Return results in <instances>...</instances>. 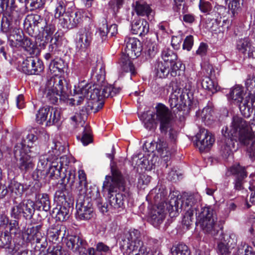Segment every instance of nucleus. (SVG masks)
I'll list each match as a JSON object with an SVG mask.
<instances>
[{
    "label": "nucleus",
    "mask_w": 255,
    "mask_h": 255,
    "mask_svg": "<svg viewBox=\"0 0 255 255\" xmlns=\"http://www.w3.org/2000/svg\"><path fill=\"white\" fill-rule=\"evenodd\" d=\"M224 139L219 143L220 153L225 159L232 156L233 151L236 150L235 140L238 139L241 145L246 148L249 158L255 160V117L247 122L239 117H234L230 129L227 127L222 130Z\"/></svg>",
    "instance_id": "f257e3e1"
},
{
    "label": "nucleus",
    "mask_w": 255,
    "mask_h": 255,
    "mask_svg": "<svg viewBox=\"0 0 255 255\" xmlns=\"http://www.w3.org/2000/svg\"><path fill=\"white\" fill-rule=\"evenodd\" d=\"M111 173L112 176H106L103 188L108 192L110 208L114 212H119L125 207V196L117 192L119 190L124 191L126 180L124 175L116 167L111 166Z\"/></svg>",
    "instance_id": "f03ea898"
},
{
    "label": "nucleus",
    "mask_w": 255,
    "mask_h": 255,
    "mask_svg": "<svg viewBox=\"0 0 255 255\" xmlns=\"http://www.w3.org/2000/svg\"><path fill=\"white\" fill-rule=\"evenodd\" d=\"M169 87L172 88V92L168 102L174 113L185 110L184 108L186 107L191 108L193 100L192 92L188 91L187 89L183 90L178 88L174 81L170 83Z\"/></svg>",
    "instance_id": "7ed1b4c3"
},
{
    "label": "nucleus",
    "mask_w": 255,
    "mask_h": 255,
    "mask_svg": "<svg viewBox=\"0 0 255 255\" xmlns=\"http://www.w3.org/2000/svg\"><path fill=\"white\" fill-rule=\"evenodd\" d=\"M120 246L130 251L139 248V255H153L150 249L142 241L140 232L135 229L124 232L120 238Z\"/></svg>",
    "instance_id": "20e7f679"
},
{
    "label": "nucleus",
    "mask_w": 255,
    "mask_h": 255,
    "mask_svg": "<svg viewBox=\"0 0 255 255\" xmlns=\"http://www.w3.org/2000/svg\"><path fill=\"white\" fill-rule=\"evenodd\" d=\"M156 120L160 124L161 132L166 133L169 129V137L175 142L178 135V131L173 125V116L171 111L164 104L158 103L155 107Z\"/></svg>",
    "instance_id": "39448f33"
},
{
    "label": "nucleus",
    "mask_w": 255,
    "mask_h": 255,
    "mask_svg": "<svg viewBox=\"0 0 255 255\" xmlns=\"http://www.w3.org/2000/svg\"><path fill=\"white\" fill-rule=\"evenodd\" d=\"M201 197L198 194H190L185 196L182 199L176 196L171 197L168 213L171 217L177 216L182 210H193L196 211L198 204L201 201Z\"/></svg>",
    "instance_id": "423d86ee"
},
{
    "label": "nucleus",
    "mask_w": 255,
    "mask_h": 255,
    "mask_svg": "<svg viewBox=\"0 0 255 255\" xmlns=\"http://www.w3.org/2000/svg\"><path fill=\"white\" fill-rule=\"evenodd\" d=\"M79 185L77 189L79 191L78 197L82 196L84 200L89 199L91 203L93 201H97L100 198V193L97 187L90 186L87 188L86 175L83 170L78 171Z\"/></svg>",
    "instance_id": "0eeeda50"
},
{
    "label": "nucleus",
    "mask_w": 255,
    "mask_h": 255,
    "mask_svg": "<svg viewBox=\"0 0 255 255\" xmlns=\"http://www.w3.org/2000/svg\"><path fill=\"white\" fill-rule=\"evenodd\" d=\"M13 153L17 165L21 171L26 172L34 167V163L32 153L24 150L22 144H16Z\"/></svg>",
    "instance_id": "6e6552de"
},
{
    "label": "nucleus",
    "mask_w": 255,
    "mask_h": 255,
    "mask_svg": "<svg viewBox=\"0 0 255 255\" xmlns=\"http://www.w3.org/2000/svg\"><path fill=\"white\" fill-rule=\"evenodd\" d=\"M35 205L33 201L24 200L11 208V217L15 219H19L21 217L25 219H31L35 212Z\"/></svg>",
    "instance_id": "1a4fd4ad"
},
{
    "label": "nucleus",
    "mask_w": 255,
    "mask_h": 255,
    "mask_svg": "<svg viewBox=\"0 0 255 255\" xmlns=\"http://www.w3.org/2000/svg\"><path fill=\"white\" fill-rule=\"evenodd\" d=\"M60 118V111L58 109L46 106L38 110L35 120L39 125L45 122L46 126H50L57 123Z\"/></svg>",
    "instance_id": "9d476101"
},
{
    "label": "nucleus",
    "mask_w": 255,
    "mask_h": 255,
    "mask_svg": "<svg viewBox=\"0 0 255 255\" xmlns=\"http://www.w3.org/2000/svg\"><path fill=\"white\" fill-rule=\"evenodd\" d=\"M43 62L36 56L27 57L19 66V70L26 75H38L43 71Z\"/></svg>",
    "instance_id": "9b49d317"
},
{
    "label": "nucleus",
    "mask_w": 255,
    "mask_h": 255,
    "mask_svg": "<svg viewBox=\"0 0 255 255\" xmlns=\"http://www.w3.org/2000/svg\"><path fill=\"white\" fill-rule=\"evenodd\" d=\"M76 217L79 220H89L94 216L93 203L89 199L84 200L82 196L77 199Z\"/></svg>",
    "instance_id": "f8f14e48"
},
{
    "label": "nucleus",
    "mask_w": 255,
    "mask_h": 255,
    "mask_svg": "<svg viewBox=\"0 0 255 255\" xmlns=\"http://www.w3.org/2000/svg\"><path fill=\"white\" fill-rule=\"evenodd\" d=\"M46 24V19L43 18L38 14H31L25 17L23 25L29 35L35 36L37 31H39V28L43 29V26Z\"/></svg>",
    "instance_id": "ddd939ff"
},
{
    "label": "nucleus",
    "mask_w": 255,
    "mask_h": 255,
    "mask_svg": "<svg viewBox=\"0 0 255 255\" xmlns=\"http://www.w3.org/2000/svg\"><path fill=\"white\" fill-rule=\"evenodd\" d=\"M93 34L88 30H85L78 32L75 39L76 48L78 52L84 53L86 56L93 41Z\"/></svg>",
    "instance_id": "4468645a"
},
{
    "label": "nucleus",
    "mask_w": 255,
    "mask_h": 255,
    "mask_svg": "<svg viewBox=\"0 0 255 255\" xmlns=\"http://www.w3.org/2000/svg\"><path fill=\"white\" fill-rule=\"evenodd\" d=\"M196 145L201 151L208 150L215 142L212 134L205 128L200 129L196 135Z\"/></svg>",
    "instance_id": "2eb2a0df"
},
{
    "label": "nucleus",
    "mask_w": 255,
    "mask_h": 255,
    "mask_svg": "<svg viewBox=\"0 0 255 255\" xmlns=\"http://www.w3.org/2000/svg\"><path fill=\"white\" fill-rule=\"evenodd\" d=\"M161 57L162 62L166 63L172 67V74L177 75V72L181 67L182 64L180 62H176L177 56L173 50L168 47H165L163 49Z\"/></svg>",
    "instance_id": "dca6fc26"
},
{
    "label": "nucleus",
    "mask_w": 255,
    "mask_h": 255,
    "mask_svg": "<svg viewBox=\"0 0 255 255\" xmlns=\"http://www.w3.org/2000/svg\"><path fill=\"white\" fill-rule=\"evenodd\" d=\"M66 245L67 247L74 252L85 253L87 242L81 237L78 235H70L66 238Z\"/></svg>",
    "instance_id": "f3484780"
},
{
    "label": "nucleus",
    "mask_w": 255,
    "mask_h": 255,
    "mask_svg": "<svg viewBox=\"0 0 255 255\" xmlns=\"http://www.w3.org/2000/svg\"><path fill=\"white\" fill-rule=\"evenodd\" d=\"M87 87H84L81 84L74 89V97L70 99V104L72 106H81L79 109L82 107L88 105L89 102L88 96H87Z\"/></svg>",
    "instance_id": "a211bd4d"
},
{
    "label": "nucleus",
    "mask_w": 255,
    "mask_h": 255,
    "mask_svg": "<svg viewBox=\"0 0 255 255\" xmlns=\"http://www.w3.org/2000/svg\"><path fill=\"white\" fill-rule=\"evenodd\" d=\"M33 188L34 189H32L33 192H35V203L38 206V209L48 212L50 210L51 208V203L49 199V195L47 193H38L40 189V186L38 183H36L33 186Z\"/></svg>",
    "instance_id": "6ab92c4d"
},
{
    "label": "nucleus",
    "mask_w": 255,
    "mask_h": 255,
    "mask_svg": "<svg viewBox=\"0 0 255 255\" xmlns=\"http://www.w3.org/2000/svg\"><path fill=\"white\" fill-rule=\"evenodd\" d=\"M61 24L64 28L71 29L76 27L81 21V14L79 11L66 12L60 19Z\"/></svg>",
    "instance_id": "aec40b11"
},
{
    "label": "nucleus",
    "mask_w": 255,
    "mask_h": 255,
    "mask_svg": "<svg viewBox=\"0 0 255 255\" xmlns=\"http://www.w3.org/2000/svg\"><path fill=\"white\" fill-rule=\"evenodd\" d=\"M69 161H68L66 156H62L59 159L51 162L49 168L48 173L50 174V177L51 179H58L61 177V171L63 168H65L64 165L67 166Z\"/></svg>",
    "instance_id": "412c9836"
},
{
    "label": "nucleus",
    "mask_w": 255,
    "mask_h": 255,
    "mask_svg": "<svg viewBox=\"0 0 255 255\" xmlns=\"http://www.w3.org/2000/svg\"><path fill=\"white\" fill-rule=\"evenodd\" d=\"M203 231L206 234L215 236L218 234L222 227L217 223V218L196 222Z\"/></svg>",
    "instance_id": "4be33fe9"
},
{
    "label": "nucleus",
    "mask_w": 255,
    "mask_h": 255,
    "mask_svg": "<svg viewBox=\"0 0 255 255\" xmlns=\"http://www.w3.org/2000/svg\"><path fill=\"white\" fill-rule=\"evenodd\" d=\"M230 171L231 174L236 176L234 188L238 190H241L243 186L244 179L247 176L245 167L239 164H235L230 168Z\"/></svg>",
    "instance_id": "5701e85b"
},
{
    "label": "nucleus",
    "mask_w": 255,
    "mask_h": 255,
    "mask_svg": "<svg viewBox=\"0 0 255 255\" xmlns=\"http://www.w3.org/2000/svg\"><path fill=\"white\" fill-rule=\"evenodd\" d=\"M164 205L160 204L154 207L150 212L149 221L155 227H157L161 224L165 217V208Z\"/></svg>",
    "instance_id": "b1692460"
},
{
    "label": "nucleus",
    "mask_w": 255,
    "mask_h": 255,
    "mask_svg": "<svg viewBox=\"0 0 255 255\" xmlns=\"http://www.w3.org/2000/svg\"><path fill=\"white\" fill-rule=\"evenodd\" d=\"M49 83L50 85L53 83V88L51 89L56 92L58 95H61L64 98L67 95V84L63 77L58 76L52 77Z\"/></svg>",
    "instance_id": "393cba45"
},
{
    "label": "nucleus",
    "mask_w": 255,
    "mask_h": 255,
    "mask_svg": "<svg viewBox=\"0 0 255 255\" xmlns=\"http://www.w3.org/2000/svg\"><path fill=\"white\" fill-rule=\"evenodd\" d=\"M172 67L161 61L158 60L155 62L153 66V73L159 78H165L170 74L172 77L176 75L172 74Z\"/></svg>",
    "instance_id": "a878e982"
},
{
    "label": "nucleus",
    "mask_w": 255,
    "mask_h": 255,
    "mask_svg": "<svg viewBox=\"0 0 255 255\" xmlns=\"http://www.w3.org/2000/svg\"><path fill=\"white\" fill-rule=\"evenodd\" d=\"M133 7L137 15L142 17L145 16L149 20H152L153 19L154 11L149 4L136 1L135 3L133 4Z\"/></svg>",
    "instance_id": "bb28decb"
},
{
    "label": "nucleus",
    "mask_w": 255,
    "mask_h": 255,
    "mask_svg": "<svg viewBox=\"0 0 255 255\" xmlns=\"http://www.w3.org/2000/svg\"><path fill=\"white\" fill-rule=\"evenodd\" d=\"M126 52L128 55L138 57L142 51L141 43L135 38H128L126 39Z\"/></svg>",
    "instance_id": "cd10ccee"
},
{
    "label": "nucleus",
    "mask_w": 255,
    "mask_h": 255,
    "mask_svg": "<svg viewBox=\"0 0 255 255\" xmlns=\"http://www.w3.org/2000/svg\"><path fill=\"white\" fill-rule=\"evenodd\" d=\"M43 29L44 30L43 35L42 38L40 35H38L36 38V42L38 43L39 40H40L39 45L44 47L49 40H51V38H54V36L52 37V35L56 29L54 25L52 24H47L46 22L45 25L43 26Z\"/></svg>",
    "instance_id": "c85d7f7f"
},
{
    "label": "nucleus",
    "mask_w": 255,
    "mask_h": 255,
    "mask_svg": "<svg viewBox=\"0 0 255 255\" xmlns=\"http://www.w3.org/2000/svg\"><path fill=\"white\" fill-rule=\"evenodd\" d=\"M131 31L134 34H139L140 36L145 35L149 31V24L143 19L134 20L131 23Z\"/></svg>",
    "instance_id": "c756f323"
},
{
    "label": "nucleus",
    "mask_w": 255,
    "mask_h": 255,
    "mask_svg": "<svg viewBox=\"0 0 255 255\" xmlns=\"http://www.w3.org/2000/svg\"><path fill=\"white\" fill-rule=\"evenodd\" d=\"M66 228L59 225L51 226L47 230V237L50 241L56 243L59 241V239L64 237Z\"/></svg>",
    "instance_id": "7c9ffc66"
},
{
    "label": "nucleus",
    "mask_w": 255,
    "mask_h": 255,
    "mask_svg": "<svg viewBox=\"0 0 255 255\" xmlns=\"http://www.w3.org/2000/svg\"><path fill=\"white\" fill-rule=\"evenodd\" d=\"M104 103L100 101H90L88 105L80 108L81 114L83 116H87L90 113H96L102 109Z\"/></svg>",
    "instance_id": "2f4dec72"
},
{
    "label": "nucleus",
    "mask_w": 255,
    "mask_h": 255,
    "mask_svg": "<svg viewBox=\"0 0 255 255\" xmlns=\"http://www.w3.org/2000/svg\"><path fill=\"white\" fill-rule=\"evenodd\" d=\"M0 221L2 222L3 225L5 224V231H7L10 236L11 234H20V230L17 221L14 220L8 222L7 218L0 216Z\"/></svg>",
    "instance_id": "473e14b6"
},
{
    "label": "nucleus",
    "mask_w": 255,
    "mask_h": 255,
    "mask_svg": "<svg viewBox=\"0 0 255 255\" xmlns=\"http://www.w3.org/2000/svg\"><path fill=\"white\" fill-rule=\"evenodd\" d=\"M154 114L144 112L139 116L140 120L142 121L144 127L148 130H154L156 128V124L154 119Z\"/></svg>",
    "instance_id": "72a5a7b5"
},
{
    "label": "nucleus",
    "mask_w": 255,
    "mask_h": 255,
    "mask_svg": "<svg viewBox=\"0 0 255 255\" xmlns=\"http://www.w3.org/2000/svg\"><path fill=\"white\" fill-rule=\"evenodd\" d=\"M196 215V222L204 221V220L210 219L211 218H217L214 209L211 206H206L201 208Z\"/></svg>",
    "instance_id": "f704fd0d"
},
{
    "label": "nucleus",
    "mask_w": 255,
    "mask_h": 255,
    "mask_svg": "<svg viewBox=\"0 0 255 255\" xmlns=\"http://www.w3.org/2000/svg\"><path fill=\"white\" fill-rule=\"evenodd\" d=\"M151 144L156 145V149L158 153L161 157L164 158V161L168 160L169 156L170 155L171 152L169 151V147L167 146L166 142L160 139H158L156 142L154 143L151 142Z\"/></svg>",
    "instance_id": "c9c22d12"
},
{
    "label": "nucleus",
    "mask_w": 255,
    "mask_h": 255,
    "mask_svg": "<svg viewBox=\"0 0 255 255\" xmlns=\"http://www.w3.org/2000/svg\"><path fill=\"white\" fill-rule=\"evenodd\" d=\"M70 206L65 205H59L53 210V213L56 214V220L63 222L68 219L69 214Z\"/></svg>",
    "instance_id": "e433bc0d"
},
{
    "label": "nucleus",
    "mask_w": 255,
    "mask_h": 255,
    "mask_svg": "<svg viewBox=\"0 0 255 255\" xmlns=\"http://www.w3.org/2000/svg\"><path fill=\"white\" fill-rule=\"evenodd\" d=\"M168 192L167 190L163 189H159L158 192L155 194L153 197L154 202L157 204V205L160 204L164 205L163 208H165L168 211V208H171L170 207V201L167 203L165 202V199L167 196Z\"/></svg>",
    "instance_id": "4c0bfd02"
},
{
    "label": "nucleus",
    "mask_w": 255,
    "mask_h": 255,
    "mask_svg": "<svg viewBox=\"0 0 255 255\" xmlns=\"http://www.w3.org/2000/svg\"><path fill=\"white\" fill-rule=\"evenodd\" d=\"M84 86L88 88L87 91L89 101H101L102 99L101 90L97 86H93L92 87L89 85H86Z\"/></svg>",
    "instance_id": "58836bf2"
},
{
    "label": "nucleus",
    "mask_w": 255,
    "mask_h": 255,
    "mask_svg": "<svg viewBox=\"0 0 255 255\" xmlns=\"http://www.w3.org/2000/svg\"><path fill=\"white\" fill-rule=\"evenodd\" d=\"M201 84L203 89L210 91L212 93L217 92L220 89L218 84L208 76H205L202 78Z\"/></svg>",
    "instance_id": "ea45409f"
},
{
    "label": "nucleus",
    "mask_w": 255,
    "mask_h": 255,
    "mask_svg": "<svg viewBox=\"0 0 255 255\" xmlns=\"http://www.w3.org/2000/svg\"><path fill=\"white\" fill-rule=\"evenodd\" d=\"M37 139V136L33 133H30L27 135L25 139L17 144H22L24 148V150L28 151L30 153H32V149L33 148V145L36 142Z\"/></svg>",
    "instance_id": "a19ab883"
},
{
    "label": "nucleus",
    "mask_w": 255,
    "mask_h": 255,
    "mask_svg": "<svg viewBox=\"0 0 255 255\" xmlns=\"http://www.w3.org/2000/svg\"><path fill=\"white\" fill-rule=\"evenodd\" d=\"M120 65L123 71L130 72L131 75H134L136 74L135 68L128 57H122L120 60Z\"/></svg>",
    "instance_id": "79ce46f5"
},
{
    "label": "nucleus",
    "mask_w": 255,
    "mask_h": 255,
    "mask_svg": "<svg viewBox=\"0 0 255 255\" xmlns=\"http://www.w3.org/2000/svg\"><path fill=\"white\" fill-rule=\"evenodd\" d=\"M219 241L233 248L237 243V237L236 235L232 233H223L221 234Z\"/></svg>",
    "instance_id": "37998d69"
},
{
    "label": "nucleus",
    "mask_w": 255,
    "mask_h": 255,
    "mask_svg": "<svg viewBox=\"0 0 255 255\" xmlns=\"http://www.w3.org/2000/svg\"><path fill=\"white\" fill-rule=\"evenodd\" d=\"M252 44L251 40L248 37L240 38L237 41L236 48L240 52L245 54Z\"/></svg>",
    "instance_id": "c03bdc74"
},
{
    "label": "nucleus",
    "mask_w": 255,
    "mask_h": 255,
    "mask_svg": "<svg viewBox=\"0 0 255 255\" xmlns=\"http://www.w3.org/2000/svg\"><path fill=\"white\" fill-rule=\"evenodd\" d=\"M44 97L46 99L45 102L55 104L58 100V97H62L61 95H58L57 92L51 88L46 89L44 93Z\"/></svg>",
    "instance_id": "a18cd8bd"
},
{
    "label": "nucleus",
    "mask_w": 255,
    "mask_h": 255,
    "mask_svg": "<svg viewBox=\"0 0 255 255\" xmlns=\"http://www.w3.org/2000/svg\"><path fill=\"white\" fill-rule=\"evenodd\" d=\"M224 7L221 5L215 6L214 8H211V11L207 14L208 15L207 20L213 21V23L217 25V21L219 17L220 16L221 12Z\"/></svg>",
    "instance_id": "49530a36"
},
{
    "label": "nucleus",
    "mask_w": 255,
    "mask_h": 255,
    "mask_svg": "<svg viewBox=\"0 0 255 255\" xmlns=\"http://www.w3.org/2000/svg\"><path fill=\"white\" fill-rule=\"evenodd\" d=\"M172 255H190V251L185 244H179L173 246L171 249Z\"/></svg>",
    "instance_id": "de8ad7c7"
},
{
    "label": "nucleus",
    "mask_w": 255,
    "mask_h": 255,
    "mask_svg": "<svg viewBox=\"0 0 255 255\" xmlns=\"http://www.w3.org/2000/svg\"><path fill=\"white\" fill-rule=\"evenodd\" d=\"M213 112V109L210 106H207L202 110L201 113V117L202 121L205 124H210L211 122L213 120L212 116Z\"/></svg>",
    "instance_id": "09e8293b"
},
{
    "label": "nucleus",
    "mask_w": 255,
    "mask_h": 255,
    "mask_svg": "<svg viewBox=\"0 0 255 255\" xmlns=\"http://www.w3.org/2000/svg\"><path fill=\"white\" fill-rule=\"evenodd\" d=\"M11 243V237L7 231H4L0 235V248L9 249Z\"/></svg>",
    "instance_id": "8fccbe9b"
},
{
    "label": "nucleus",
    "mask_w": 255,
    "mask_h": 255,
    "mask_svg": "<svg viewBox=\"0 0 255 255\" xmlns=\"http://www.w3.org/2000/svg\"><path fill=\"white\" fill-rule=\"evenodd\" d=\"M99 67V65H96V67L93 66L92 67L91 75L92 78L96 79L97 82L100 83L101 82H103L105 79V73L104 70H103L102 66L100 65V67L99 68V73H97L96 72Z\"/></svg>",
    "instance_id": "3c124183"
},
{
    "label": "nucleus",
    "mask_w": 255,
    "mask_h": 255,
    "mask_svg": "<svg viewBox=\"0 0 255 255\" xmlns=\"http://www.w3.org/2000/svg\"><path fill=\"white\" fill-rule=\"evenodd\" d=\"M158 29L156 32V35L158 41H161L162 39L168 36L167 24L165 22L159 23L157 25Z\"/></svg>",
    "instance_id": "603ef678"
},
{
    "label": "nucleus",
    "mask_w": 255,
    "mask_h": 255,
    "mask_svg": "<svg viewBox=\"0 0 255 255\" xmlns=\"http://www.w3.org/2000/svg\"><path fill=\"white\" fill-rule=\"evenodd\" d=\"M66 1L64 0H57V3L55 9V18H59L60 16L63 17L66 10Z\"/></svg>",
    "instance_id": "864d4df0"
},
{
    "label": "nucleus",
    "mask_w": 255,
    "mask_h": 255,
    "mask_svg": "<svg viewBox=\"0 0 255 255\" xmlns=\"http://www.w3.org/2000/svg\"><path fill=\"white\" fill-rule=\"evenodd\" d=\"M43 255H70L68 252L64 250L60 246H56L53 247H49L47 252Z\"/></svg>",
    "instance_id": "5fc2aeb1"
},
{
    "label": "nucleus",
    "mask_w": 255,
    "mask_h": 255,
    "mask_svg": "<svg viewBox=\"0 0 255 255\" xmlns=\"http://www.w3.org/2000/svg\"><path fill=\"white\" fill-rule=\"evenodd\" d=\"M81 141L84 146H86L93 141L91 133V129L89 127L86 126L84 128Z\"/></svg>",
    "instance_id": "6e6d98bb"
},
{
    "label": "nucleus",
    "mask_w": 255,
    "mask_h": 255,
    "mask_svg": "<svg viewBox=\"0 0 255 255\" xmlns=\"http://www.w3.org/2000/svg\"><path fill=\"white\" fill-rule=\"evenodd\" d=\"M231 248L225 243L219 241L217 243V253L218 255H230Z\"/></svg>",
    "instance_id": "4d7b16f0"
},
{
    "label": "nucleus",
    "mask_w": 255,
    "mask_h": 255,
    "mask_svg": "<svg viewBox=\"0 0 255 255\" xmlns=\"http://www.w3.org/2000/svg\"><path fill=\"white\" fill-rule=\"evenodd\" d=\"M157 52V47L155 44L149 43L147 45L145 50L146 59H150L154 57Z\"/></svg>",
    "instance_id": "13d9d810"
},
{
    "label": "nucleus",
    "mask_w": 255,
    "mask_h": 255,
    "mask_svg": "<svg viewBox=\"0 0 255 255\" xmlns=\"http://www.w3.org/2000/svg\"><path fill=\"white\" fill-rule=\"evenodd\" d=\"M67 173L63 177V182L68 184L70 186L73 185L76 178V171L74 170L67 171Z\"/></svg>",
    "instance_id": "bf43d9fd"
},
{
    "label": "nucleus",
    "mask_w": 255,
    "mask_h": 255,
    "mask_svg": "<svg viewBox=\"0 0 255 255\" xmlns=\"http://www.w3.org/2000/svg\"><path fill=\"white\" fill-rule=\"evenodd\" d=\"M48 174V171L44 169L36 168L32 174V177L37 181H40L45 178Z\"/></svg>",
    "instance_id": "052dcab7"
},
{
    "label": "nucleus",
    "mask_w": 255,
    "mask_h": 255,
    "mask_svg": "<svg viewBox=\"0 0 255 255\" xmlns=\"http://www.w3.org/2000/svg\"><path fill=\"white\" fill-rule=\"evenodd\" d=\"M183 210L185 211V213L182 219V224L188 227L193 222L194 212H193V210L188 209Z\"/></svg>",
    "instance_id": "680f3d73"
},
{
    "label": "nucleus",
    "mask_w": 255,
    "mask_h": 255,
    "mask_svg": "<svg viewBox=\"0 0 255 255\" xmlns=\"http://www.w3.org/2000/svg\"><path fill=\"white\" fill-rule=\"evenodd\" d=\"M14 34H11L9 35L8 39L10 42V45L13 46L14 43V40H15L18 42H21L24 38L22 37V31L19 29L14 30Z\"/></svg>",
    "instance_id": "e2e57ef3"
},
{
    "label": "nucleus",
    "mask_w": 255,
    "mask_h": 255,
    "mask_svg": "<svg viewBox=\"0 0 255 255\" xmlns=\"http://www.w3.org/2000/svg\"><path fill=\"white\" fill-rule=\"evenodd\" d=\"M20 243L17 244L16 241L15 242L14 247L13 250V255H27L28 251L26 250H20V248H22L23 245H24L23 240H21L20 241Z\"/></svg>",
    "instance_id": "0e129e2a"
},
{
    "label": "nucleus",
    "mask_w": 255,
    "mask_h": 255,
    "mask_svg": "<svg viewBox=\"0 0 255 255\" xmlns=\"http://www.w3.org/2000/svg\"><path fill=\"white\" fill-rule=\"evenodd\" d=\"M21 187V184L15 180H10L8 186L9 190L12 193H14L16 194L21 193L22 190Z\"/></svg>",
    "instance_id": "69168bd1"
},
{
    "label": "nucleus",
    "mask_w": 255,
    "mask_h": 255,
    "mask_svg": "<svg viewBox=\"0 0 255 255\" xmlns=\"http://www.w3.org/2000/svg\"><path fill=\"white\" fill-rule=\"evenodd\" d=\"M11 21L6 16H3L1 20V30L5 33L10 32L11 29Z\"/></svg>",
    "instance_id": "338daca9"
},
{
    "label": "nucleus",
    "mask_w": 255,
    "mask_h": 255,
    "mask_svg": "<svg viewBox=\"0 0 255 255\" xmlns=\"http://www.w3.org/2000/svg\"><path fill=\"white\" fill-rule=\"evenodd\" d=\"M194 44V38L191 35H188L185 38L182 48L184 50L189 51L191 50Z\"/></svg>",
    "instance_id": "774afa93"
}]
</instances>
